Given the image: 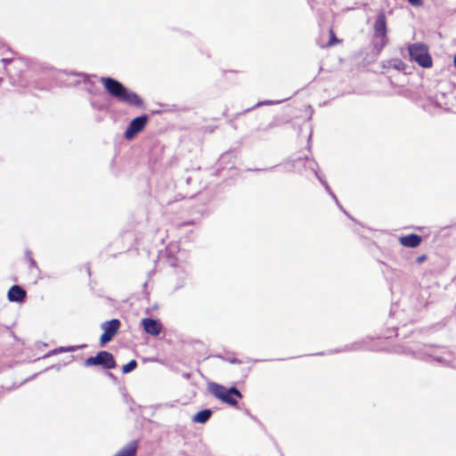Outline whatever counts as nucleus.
I'll use <instances>...</instances> for the list:
<instances>
[{"mask_svg": "<svg viewBox=\"0 0 456 456\" xmlns=\"http://www.w3.org/2000/svg\"><path fill=\"white\" fill-rule=\"evenodd\" d=\"M101 82L109 94L118 102L134 107L142 106L143 102L141 97L134 92L127 89L119 81L112 77H101Z\"/></svg>", "mask_w": 456, "mask_h": 456, "instance_id": "f257e3e1", "label": "nucleus"}, {"mask_svg": "<svg viewBox=\"0 0 456 456\" xmlns=\"http://www.w3.org/2000/svg\"><path fill=\"white\" fill-rule=\"evenodd\" d=\"M208 388L212 395H214L216 398L220 399L222 402L231 406H237L238 404L237 400L233 396H236L238 398L242 397V394L235 387L226 388L222 385L211 383Z\"/></svg>", "mask_w": 456, "mask_h": 456, "instance_id": "f03ea898", "label": "nucleus"}, {"mask_svg": "<svg viewBox=\"0 0 456 456\" xmlns=\"http://www.w3.org/2000/svg\"><path fill=\"white\" fill-rule=\"evenodd\" d=\"M408 50L411 61H416L423 68H430L432 66V58L428 53V48L426 45L416 43L411 45Z\"/></svg>", "mask_w": 456, "mask_h": 456, "instance_id": "7ed1b4c3", "label": "nucleus"}, {"mask_svg": "<svg viewBox=\"0 0 456 456\" xmlns=\"http://www.w3.org/2000/svg\"><path fill=\"white\" fill-rule=\"evenodd\" d=\"M304 165L306 168L310 169L317 177V179L320 181V183L323 185L325 191L332 197V199L336 201V204L339 207L340 209H342V207L340 206L337 196L333 193L331 191L330 185L324 179V177L321 175H319L317 171L318 165L314 159H310L308 158H298L297 159L294 160L293 166L297 167V165Z\"/></svg>", "mask_w": 456, "mask_h": 456, "instance_id": "20e7f679", "label": "nucleus"}, {"mask_svg": "<svg viewBox=\"0 0 456 456\" xmlns=\"http://www.w3.org/2000/svg\"><path fill=\"white\" fill-rule=\"evenodd\" d=\"M86 367L102 366L104 369L110 370L116 367V362L113 355L107 351H100L95 356H91L85 361Z\"/></svg>", "mask_w": 456, "mask_h": 456, "instance_id": "39448f33", "label": "nucleus"}, {"mask_svg": "<svg viewBox=\"0 0 456 456\" xmlns=\"http://www.w3.org/2000/svg\"><path fill=\"white\" fill-rule=\"evenodd\" d=\"M120 325L121 323L118 319H112L110 321L102 322L101 324V328L103 330V333L100 338L101 344L104 345L110 342L118 331Z\"/></svg>", "mask_w": 456, "mask_h": 456, "instance_id": "423d86ee", "label": "nucleus"}, {"mask_svg": "<svg viewBox=\"0 0 456 456\" xmlns=\"http://www.w3.org/2000/svg\"><path fill=\"white\" fill-rule=\"evenodd\" d=\"M148 121L146 115L134 118L125 131L124 136L126 140H132L138 133L143 130Z\"/></svg>", "mask_w": 456, "mask_h": 456, "instance_id": "0eeeda50", "label": "nucleus"}, {"mask_svg": "<svg viewBox=\"0 0 456 456\" xmlns=\"http://www.w3.org/2000/svg\"><path fill=\"white\" fill-rule=\"evenodd\" d=\"M374 36L380 41V47L387 44V23L386 16L383 12L378 14L374 22Z\"/></svg>", "mask_w": 456, "mask_h": 456, "instance_id": "6e6552de", "label": "nucleus"}, {"mask_svg": "<svg viewBox=\"0 0 456 456\" xmlns=\"http://www.w3.org/2000/svg\"><path fill=\"white\" fill-rule=\"evenodd\" d=\"M418 357L425 358L427 360H434L444 365H448L451 362L448 353H443V355L438 354L432 348H426L423 352H419Z\"/></svg>", "mask_w": 456, "mask_h": 456, "instance_id": "1a4fd4ad", "label": "nucleus"}, {"mask_svg": "<svg viewBox=\"0 0 456 456\" xmlns=\"http://www.w3.org/2000/svg\"><path fill=\"white\" fill-rule=\"evenodd\" d=\"M142 325L144 331L151 336H158L162 330L160 322L152 318L142 319Z\"/></svg>", "mask_w": 456, "mask_h": 456, "instance_id": "9d476101", "label": "nucleus"}, {"mask_svg": "<svg viewBox=\"0 0 456 456\" xmlns=\"http://www.w3.org/2000/svg\"><path fill=\"white\" fill-rule=\"evenodd\" d=\"M26 297V291L19 285H13L8 291V299L11 302H22Z\"/></svg>", "mask_w": 456, "mask_h": 456, "instance_id": "9b49d317", "label": "nucleus"}, {"mask_svg": "<svg viewBox=\"0 0 456 456\" xmlns=\"http://www.w3.org/2000/svg\"><path fill=\"white\" fill-rule=\"evenodd\" d=\"M399 241L404 247L416 248L421 243L422 239L419 235L411 233L400 237Z\"/></svg>", "mask_w": 456, "mask_h": 456, "instance_id": "f8f14e48", "label": "nucleus"}, {"mask_svg": "<svg viewBox=\"0 0 456 456\" xmlns=\"http://www.w3.org/2000/svg\"><path fill=\"white\" fill-rule=\"evenodd\" d=\"M137 448V441H132L127 445L120 449L114 456H136Z\"/></svg>", "mask_w": 456, "mask_h": 456, "instance_id": "ddd939ff", "label": "nucleus"}, {"mask_svg": "<svg viewBox=\"0 0 456 456\" xmlns=\"http://www.w3.org/2000/svg\"><path fill=\"white\" fill-rule=\"evenodd\" d=\"M211 415H212V411L209 409H205V410H202V411H200L199 412H197L193 416L192 420L194 422L203 424V423H206L210 419Z\"/></svg>", "mask_w": 456, "mask_h": 456, "instance_id": "4468645a", "label": "nucleus"}, {"mask_svg": "<svg viewBox=\"0 0 456 456\" xmlns=\"http://www.w3.org/2000/svg\"><path fill=\"white\" fill-rule=\"evenodd\" d=\"M389 67H392L393 69L396 70H402L404 68V63L399 60V59H393L388 61Z\"/></svg>", "mask_w": 456, "mask_h": 456, "instance_id": "2eb2a0df", "label": "nucleus"}, {"mask_svg": "<svg viewBox=\"0 0 456 456\" xmlns=\"http://www.w3.org/2000/svg\"><path fill=\"white\" fill-rule=\"evenodd\" d=\"M137 366V362L135 360H131L129 362L125 364L122 368L123 373H129L133 371Z\"/></svg>", "mask_w": 456, "mask_h": 456, "instance_id": "dca6fc26", "label": "nucleus"}, {"mask_svg": "<svg viewBox=\"0 0 456 456\" xmlns=\"http://www.w3.org/2000/svg\"><path fill=\"white\" fill-rule=\"evenodd\" d=\"M280 102H281V101L275 102V103H280ZM273 103H274V102H273V101L259 102L253 108H257V107H261V106H264V105H271V104H273Z\"/></svg>", "mask_w": 456, "mask_h": 456, "instance_id": "f3484780", "label": "nucleus"}, {"mask_svg": "<svg viewBox=\"0 0 456 456\" xmlns=\"http://www.w3.org/2000/svg\"><path fill=\"white\" fill-rule=\"evenodd\" d=\"M167 251H168V257H169V264H170V265H172L174 267L177 266V264H176L177 258L173 259L171 257L172 247L167 248Z\"/></svg>", "mask_w": 456, "mask_h": 456, "instance_id": "a211bd4d", "label": "nucleus"}, {"mask_svg": "<svg viewBox=\"0 0 456 456\" xmlns=\"http://www.w3.org/2000/svg\"><path fill=\"white\" fill-rule=\"evenodd\" d=\"M85 346H86V345L66 346L65 351H66V353H68V352H75L76 350H77L79 348H83Z\"/></svg>", "mask_w": 456, "mask_h": 456, "instance_id": "6ab92c4d", "label": "nucleus"}, {"mask_svg": "<svg viewBox=\"0 0 456 456\" xmlns=\"http://www.w3.org/2000/svg\"><path fill=\"white\" fill-rule=\"evenodd\" d=\"M330 40L328 45L331 46L335 44V42H337V38L331 29L330 30Z\"/></svg>", "mask_w": 456, "mask_h": 456, "instance_id": "aec40b11", "label": "nucleus"}, {"mask_svg": "<svg viewBox=\"0 0 456 456\" xmlns=\"http://www.w3.org/2000/svg\"><path fill=\"white\" fill-rule=\"evenodd\" d=\"M65 348H66V346H61V347L52 351L49 354H59V353H66Z\"/></svg>", "mask_w": 456, "mask_h": 456, "instance_id": "412c9836", "label": "nucleus"}, {"mask_svg": "<svg viewBox=\"0 0 456 456\" xmlns=\"http://www.w3.org/2000/svg\"><path fill=\"white\" fill-rule=\"evenodd\" d=\"M413 6H419L422 4L421 0H407Z\"/></svg>", "mask_w": 456, "mask_h": 456, "instance_id": "4be33fe9", "label": "nucleus"}, {"mask_svg": "<svg viewBox=\"0 0 456 456\" xmlns=\"http://www.w3.org/2000/svg\"><path fill=\"white\" fill-rule=\"evenodd\" d=\"M228 362L232 364H240L241 363V361L239 360L238 358H230V359H228Z\"/></svg>", "mask_w": 456, "mask_h": 456, "instance_id": "5701e85b", "label": "nucleus"}, {"mask_svg": "<svg viewBox=\"0 0 456 456\" xmlns=\"http://www.w3.org/2000/svg\"><path fill=\"white\" fill-rule=\"evenodd\" d=\"M426 259H427L426 255H421V256H418V257H417L416 262H417L418 264H421V263H422V262H424Z\"/></svg>", "mask_w": 456, "mask_h": 456, "instance_id": "b1692460", "label": "nucleus"}, {"mask_svg": "<svg viewBox=\"0 0 456 456\" xmlns=\"http://www.w3.org/2000/svg\"><path fill=\"white\" fill-rule=\"evenodd\" d=\"M75 76H78V77H82L84 78V80L86 81L87 78H88V75L86 74H84V73H79V74H73Z\"/></svg>", "mask_w": 456, "mask_h": 456, "instance_id": "393cba45", "label": "nucleus"}, {"mask_svg": "<svg viewBox=\"0 0 456 456\" xmlns=\"http://www.w3.org/2000/svg\"><path fill=\"white\" fill-rule=\"evenodd\" d=\"M29 263H30L31 266L37 267V264H36L35 260L31 256H29Z\"/></svg>", "mask_w": 456, "mask_h": 456, "instance_id": "a878e982", "label": "nucleus"}, {"mask_svg": "<svg viewBox=\"0 0 456 456\" xmlns=\"http://www.w3.org/2000/svg\"><path fill=\"white\" fill-rule=\"evenodd\" d=\"M2 62H4V64H9L12 62V60L11 59H2L1 60Z\"/></svg>", "mask_w": 456, "mask_h": 456, "instance_id": "bb28decb", "label": "nucleus"}, {"mask_svg": "<svg viewBox=\"0 0 456 456\" xmlns=\"http://www.w3.org/2000/svg\"><path fill=\"white\" fill-rule=\"evenodd\" d=\"M454 65L456 67V54H455V57H454Z\"/></svg>", "mask_w": 456, "mask_h": 456, "instance_id": "cd10ccee", "label": "nucleus"}, {"mask_svg": "<svg viewBox=\"0 0 456 456\" xmlns=\"http://www.w3.org/2000/svg\"><path fill=\"white\" fill-rule=\"evenodd\" d=\"M186 378H190V374H185L184 375Z\"/></svg>", "mask_w": 456, "mask_h": 456, "instance_id": "c85d7f7f", "label": "nucleus"}, {"mask_svg": "<svg viewBox=\"0 0 456 456\" xmlns=\"http://www.w3.org/2000/svg\"><path fill=\"white\" fill-rule=\"evenodd\" d=\"M273 169V167H270V168H265V170Z\"/></svg>", "mask_w": 456, "mask_h": 456, "instance_id": "c756f323", "label": "nucleus"}]
</instances>
